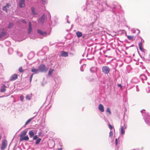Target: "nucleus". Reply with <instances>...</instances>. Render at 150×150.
Segmentation results:
<instances>
[{
    "label": "nucleus",
    "instance_id": "f257e3e1",
    "mask_svg": "<svg viewBox=\"0 0 150 150\" xmlns=\"http://www.w3.org/2000/svg\"><path fill=\"white\" fill-rule=\"evenodd\" d=\"M143 117L145 122L148 125L150 126V116L146 112H144L143 110L141 111Z\"/></svg>",
    "mask_w": 150,
    "mask_h": 150
},
{
    "label": "nucleus",
    "instance_id": "f03ea898",
    "mask_svg": "<svg viewBox=\"0 0 150 150\" xmlns=\"http://www.w3.org/2000/svg\"><path fill=\"white\" fill-rule=\"evenodd\" d=\"M99 2V5L97 6L98 9V11L102 12L104 9V6L107 5L105 3V0H97Z\"/></svg>",
    "mask_w": 150,
    "mask_h": 150
},
{
    "label": "nucleus",
    "instance_id": "7ed1b4c3",
    "mask_svg": "<svg viewBox=\"0 0 150 150\" xmlns=\"http://www.w3.org/2000/svg\"><path fill=\"white\" fill-rule=\"evenodd\" d=\"M38 69L39 71L42 72H46L48 70V69L46 67L45 65L43 64L40 65Z\"/></svg>",
    "mask_w": 150,
    "mask_h": 150
},
{
    "label": "nucleus",
    "instance_id": "20e7f679",
    "mask_svg": "<svg viewBox=\"0 0 150 150\" xmlns=\"http://www.w3.org/2000/svg\"><path fill=\"white\" fill-rule=\"evenodd\" d=\"M102 71L105 74H108L110 71V68L108 66H104L102 68Z\"/></svg>",
    "mask_w": 150,
    "mask_h": 150
},
{
    "label": "nucleus",
    "instance_id": "39448f33",
    "mask_svg": "<svg viewBox=\"0 0 150 150\" xmlns=\"http://www.w3.org/2000/svg\"><path fill=\"white\" fill-rule=\"evenodd\" d=\"M38 33L43 36H46L47 35H49L50 33L47 34V33L45 31H43L40 30H37Z\"/></svg>",
    "mask_w": 150,
    "mask_h": 150
},
{
    "label": "nucleus",
    "instance_id": "423d86ee",
    "mask_svg": "<svg viewBox=\"0 0 150 150\" xmlns=\"http://www.w3.org/2000/svg\"><path fill=\"white\" fill-rule=\"evenodd\" d=\"M7 142L6 140H4L3 141L1 147V150L4 149L7 146Z\"/></svg>",
    "mask_w": 150,
    "mask_h": 150
},
{
    "label": "nucleus",
    "instance_id": "0eeeda50",
    "mask_svg": "<svg viewBox=\"0 0 150 150\" xmlns=\"http://www.w3.org/2000/svg\"><path fill=\"white\" fill-rule=\"evenodd\" d=\"M25 0H20L19 3V6L21 8L24 7L25 6Z\"/></svg>",
    "mask_w": 150,
    "mask_h": 150
},
{
    "label": "nucleus",
    "instance_id": "6e6552de",
    "mask_svg": "<svg viewBox=\"0 0 150 150\" xmlns=\"http://www.w3.org/2000/svg\"><path fill=\"white\" fill-rule=\"evenodd\" d=\"M68 56V53L65 51H62L60 52V56H62L63 57H67Z\"/></svg>",
    "mask_w": 150,
    "mask_h": 150
},
{
    "label": "nucleus",
    "instance_id": "1a4fd4ad",
    "mask_svg": "<svg viewBox=\"0 0 150 150\" xmlns=\"http://www.w3.org/2000/svg\"><path fill=\"white\" fill-rule=\"evenodd\" d=\"M17 77L18 76L16 74H13V75H12L11 77L9 79V81H12L15 80L17 78Z\"/></svg>",
    "mask_w": 150,
    "mask_h": 150
},
{
    "label": "nucleus",
    "instance_id": "9d476101",
    "mask_svg": "<svg viewBox=\"0 0 150 150\" xmlns=\"http://www.w3.org/2000/svg\"><path fill=\"white\" fill-rule=\"evenodd\" d=\"M20 141H27L29 139V138L28 136L27 135L26 136H23L22 137H20Z\"/></svg>",
    "mask_w": 150,
    "mask_h": 150
},
{
    "label": "nucleus",
    "instance_id": "9b49d317",
    "mask_svg": "<svg viewBox=\"0 0 150 150\" xmlns=\"http://www.w3.org/2000/svg\"><path fill=\"white\" fill-rule=\"evenodd\" d=\"M7 87L4 84H3L2 86L1 87V89L0 90V92L2 93H4L6 91V88Z\"/></svg>",
    "mask_w": 150,
    "mask_h": 150
},
{
    "label": "nucleus",
    "instance_id": "f8f14e48",
    "mask_svg": "<svg viewBox=\"0 0 150 150\" xmlns=\"http://www.w3.org/2000/svg\"><path fill=\"white\" fill-rule=\"evenodd\" d=\"M10 6V5L9 4H7L6 6H4L3 7V10L7 12V10Z\"/></svg>",
    "mask_w": 150,
    "mask_h": 150
},
{
    "label": "nucleus",
    "instance_id": "ddd939ff",
    "mask_svg": "<svg viewBox=\"0 0 150 150\" xmlns=\"http://www.w3.org/2000/svg\"><path fill=\"white\" fill-rule=\"evenodd\" d=\"M29 28L28 31V34H30L32 31V28L31 27V24L30 22H29Z\"/></svg>",
    "mask_w": 150,
    "mask_h": 150
},
{
    "label": "nucleus",
    "instance_id": "4468645a",
    "mask_svg": "<svg viewBox=\"0 0 150 150\" xmlns=\"http://www.w3.org/2000/svg\"><path fill=\"white\" fill-rule=\"evenodd\" d=\"M140 78L142 81L146 80L147 79V77L144 74L141 75L140 76Z\"/></svg>",
    "mask_w": 150,
    "mask_h": 150
},
{
    "label": "nucleus",
    "instance_id": "2eb2a0df",
    "mask_svg": "<svg viewBox=\"0 0 150 150\" xmlns=\"http://www.w3.org/2000/svg\"><path fill=\"white\" fill-rule=\"evenodd\" d=\"M48 15L47 16H46L45 15V14H43L41 18L40 19H47L49 18H50L51 16L50 15V14L48 13L47 14Z\"/></svg>",
    "mask_w": 150,
    "mask_h": 150
},
{
    "label": "nucleus",
    "instance_id": "dca6fc26",
    "mask_svg": "<svg viewBox=\"0 0 150 150\" xmlns=\"http://www.w3.org/2000/svg\"><path fill=\"white\" fill-rule=\"evenodd\" d=\"M99 110L101 112H103L104 111L103 105L101 104H100L98 106Z\"/></svg>",
    "mask_w": 150,
    "mask_h": 150
},
{
    "label": "nucleus",
    "instance_id": "f3484780",
    "mask_svg": "<svg viewBox=\"0 0 150 150\" xmlns=\"http://www.w3.org/2000/svg\"><path fill=\"white\" fill-rule=\"evenodd\" d=\"M31 71L35 74H37L40 72L39 69L33 68L31 70Z\"/></svg>",
    "mask_w": 150,
    "mask_h": 150
},
{
    "label": "nucleus",
    "instance_id": "a211bd4d",
    "mask_svg": "<svg viewBox=\"0 0 150 150\" xmlns=\"http://www.w3.org/2000/svg\"><path fill=\"white\" fill-rule=\"evenodd\" d=\"M27 133V130H24L21 133V134L20 135V137H21L23 136H25L26 135Z\"/></svg>",
    "mask_w": 150,
    "mask_h": 150
},
{
    "label": "nucleus",
    "instance_id": "6ab92c4d",
    "mask_svg": "<svg viewBox=\"0 0 150 150\" xmlns=\"http://www.w3.org/2000/svg\"><path fill=\"white\" fill-rule=\"evenodd\" d=\"M131 81L133 83H136L138 82L139 81L137 78L134 77L132 79Z\"/></svg>",
    "mask_w": 150,
    "mask_h": 150
},
{
    "label": "nucleus",
    "instance_id": "aec40b11",
    "mask_svg": "<svg viewBox=\"0 0 150 150\" xmlns=\"http://www.w3.org/2000/svg\"><path fill=\"white\" fill-rule=\"evenodd\" d=\"M97 68L95 67H91L90 69V71L92 73H95L97 70Z\"/></svg>",
    "mask_w": 150,
    "mask_h": 150
},
{
    "label": "nucleus",
    "instance_id": "412c9836",
    "mask_svg": "<svg viewBox=\"0 0 150 150\" xmlns=\"http://www.w3.org/2000/svg\"><path fill=\"white\" fill-rule=\"evenodd\" d=\"M35 118V117H33L29 119L25 122V124L24 125V127H25V125L28 124L31 121Z\"/></svg>",
    "mask_w": 150,
    "mask_h": 150
},
{
    "label": "nucleus",
    "instance_id": "4be33fe9",
    "mask_svg": "<svg viewBox=\"0 0 150 150\" xmlns=\"http://www.w3.org/2000/svg\"><path fill=\"white\" fill-rule=\"evenodd\" d=\"M7 33L5 31H4L2 32L0 34V38H1L5 36Z\"/></svg>",
    "mask_w": 150,
    "mask_h": 150
},
{
    "label": "nucleus",
    "instance_id": "5701e85b",
    "mask_svg": "<svg viewBox=\"0 0 150 150\" xmlns=\"http://www.w3.org/2000/svg\"><path fill=\"white\" fill-rule=\"evenodd\" d=\"M126 127L124 125V126H121V134H124L125 133L124 128H126Z\"/></svg>",
    "mask_w": 150,
    "mask_h": 150
},
{
    "label": "nucleus",
    "instance_id": "b1692460",
    "mask_svg": "<svg viewBox=\"0 0 150 150\" xmlns=\"http://www.w3.org/2000/svg\"><path fill=\"white\" fill-rule=\"evenodd\" d=\"M32 94H30L27 95L25 97V98L27 100H30L32 98Z\"/></svg>",
    "mask_w": 150,
    "mask_h": 150
},
{
    "label": "nucleus",
    "instance_id": "393cba45",
    "mask_svg": "<svg viewBox=\"0 0 150 150\" xmlns=\"http://www.w3.org/2000/svg\"><path fill=\"white\" fill-rule=\"evenodd\" d=\"M136 30H137L138 31L137 35H138L140 33V31L138 29H135L134 28H132L131 29V31L132 33H136Z\"/></svg>",
    "mask_w": 150,
    "mask_h": 150
},
{
    "label": "nucleus",
    "instance_id": "a878e982",
    "mask_svg": "<svg viewBox=\"0 0 150 150\" xmlns=\"http://www.w3.org/2000/svg\"><path fill=\"white\" fill-rule=\"evenodd\" d=\"M29 134L30 138H32L34 135V133L33 131H30Z\"/></svg>",
    "mask_w": 150,
    "mask_h": 150
},
{
    "label": "nucleus",
    "instance_id": "bb28decb",
    "mask_svg": "<svg viewBox=\"0 0 150 150\" xmlns=\"http://www.w3.org/2000/svg\"><path fill=\"white\" fill-rule=\"evenodd\" d=\"M77 37L78 38L82 36V33L81 32L77 31L76 33Z\"/></svg>",
    "mask_w": 150,
    "mask_h": 150
},
{
    "label": "nucleus",
    "instance_id": "cd10ccee",
    "mask_svg": "<svg viewBox=\"0 0 150 150\" xmlns=\"http://www.w3.org/2000/svg\"><path fill=\"white\" fill-rule=\"evenodd\" d=\"M32 13L34 16L37 15V13L35 11V8L34 7H33L31 9Z\"/></svg>",
    "mask_w": 150,
    "mask_h": 150
},
{
    "label": "nucleus",
    "instance_id": "c85d7f7f",
    "mask_svg": "<svg viewBox=\"0 0 150 150\" xmlns=\"http://www.w3.org/2000/svg\"><path fill=\"white\" fill-rule=\"evenodd\" d=\"M139 47L140 50L142 52H143L144 49L142 47V45L141 43H139Z\"/></svg>",
    "mask_w": 150,
    "mask_h": 150
},
{
    "label": "nucleus",
    "instance_id": "c756f323",
    "mask_svg": "<svg viewBox=\"0 0 150 150\" xmlns=\"http://www.w3.org/2000/svg\"><path fill=\"white\" fill-rule=\"evenodd\" d=\"M13 51V50L12 48H10L8 50V52L9 54H11Z\"/></svg>",
    "mask_w": 150,
    "mask_h": 150
},
{
    "label": "nucleus",
    "instance_id": "7c9ffc66",
    "mask_svg": "<svg viewBox=\"0 0 150 150\" xmlns=\"http://www.w3.org/2000/svg\"><path fill=\"white\" fill-rule=\"evenodd\" d=\"M54 71V69L52 68H50V69L49 71L48 72V75H51L52 73Z\"/></svg>",
    "mask_w": 150,
    "mask_h": 150
},
{
    "label": "nucleus",
    "instance_id": "2f4dec72",
    "mask_svg": "<svg viewBox=\"0 0 150 150\" xmlns=\"http://www.w3.org/2000/svg\"><path fill=\"white\" fill-rule=\"evenodd\" d=\"M148 84L150 86H148L146 89V90L147 93H149L150 92V83H148Z\"/></svg>",
    "mask_w": 150,
    "mask_h": 150
},
{
    "label": "nucleus",
    "instance_id": "473e14b6",
    "mask_svg": "<svg viewBox=\"0 0 150 150\" xmlns=\"http://www.w3.org/2000/svg\"><path fill=\"white\" fill-rule=\"evenodd\" d=\"M41 138H39L35 142V144L36 145L38 144L41 142Z\"/></svg>",
    "mask_w": 150,
    "mask_h": 150
},
{
    "label": "nucleus",
    "instance_id": "72a5a7b5",
    "mask_svg": "<svg viewBox=\"0 0 150 150\" xmlns=\"http://www.w3.org/2000/svg\"><path fill=\"white\" fill-rule=\"evenodd\" d=\"M13 24L12 23H9V25L8 26V29L11 28L13 26Z\"/></svg>",
    "mask_w": 150,
    "mask_h": 150
},
{
    "label": "nucleus",
    "instance_id": "f704fd0d",
    "mask_svg": "<svg viewBox=\"0 0 150 150\" xmlns=\"http://www.w3.org/2000/svg\"><path fill=\"white\" fill-rule=\"evenodd\" d=\"M134 36H127V38L129 40H132Z\"/></svg>",
    "mask_w": 150,
    "mask_h": 150
},
{
    "label": "nucleus",
    "instance_id": "c9c22d12",
    "mask_svg": "<svg viewBox=\"0 0 150 150\" xmlns=\"http://www.w3.org/2000/svg\"><path fill=\"white\" fill-rule=\"evenodd\" d=\"M106 111L107 112H108L109 113V114H111V112L110 109L109 108H108L106 110Z\"/></svg>",
    "mask_w": 150,
    "mask_h": 150
},
{
    "label": "nucleus",
    "instance_id": "e433bc0d",
    "mask_svg": "<svg viewBox=\"0 0 150 150\" xmlns=\"http://www.w3.org/2000/svg\"><path fill=\"white\" fill-rule=\"evenodd\" d=\"M20 98L21 100L22 101H23L24 98L23 96V95H21L20 96Z\"/></svg>",
    "mask_w": 150,
    "mask_h": 150
},
{
    "label": "nucleus",
    "instance_id": "4c0bfd02",
    "mask_svg": "<svg viewBox=\"0 0 150 150\" xmlns=\"http://www.w3.org/2000/svg\"><path fill=\"white\" fill-rule=\"evenodd\" d=\"M19 71L20 72H23V71L22 69V68L21 67H20L19 68Z\"/></svg>",
    "mask_w": 150,
    "mask_h": 150
},
{
    "label": "nucleus",
    "instance_id": "58836bf2",
    "mask_svg": "<svg viewBox=\"0 0 150 150\" xmlns=\"http://www.w3.org/2000/svg\"><path fill=\"white\" fill-rule=\"evenodd\" d=\"M38 139V136L37 135H35V136L33 137V140H36Z\"/></svg>",
    "mask_w": 150,
    "mask_h": 150
},
{
    "label": "nucleus",
    "instance_id": "ea45409f",
    "mask_svg": "<svg viewBox=\"0 0 150 150\" xmlns=\"http://www.w3.org/2000/svg\"><path fill=\"white\" fill-rule=\"evenodd\" d=\"M42 1L44 4H46L47 3V1L46 0H42Z\"/></svg>",
    "mask_w": 150,
    "mask_h": 150
},
{
    "label": "nucleus",
    "instance_id": "a19ab883",
    "mask_svg": "<svg viewBox=\"0 0 150 150\" xmlns=\"http://www.w3.org/2000/svg\"><path fill=\"white\" fill-rule=\"evenodd\" d=\"M113 135V132L112 131H110L109 133V137H111Z\"/></svg>",
    "mask_w": 150,
    "mask_h": 150
},
{
    "label": "nucleus",
    "instance_id": "79ce46f5",
    "mask_svg": "<svg viewBox=\"0 0 150 150\" xmlns=\"http://www.w3.org/2000/svg\"><path fill=\"white\" fill-rule=\"evenodd\" d=\"M32 55L33 57V56H34L33 54L32 53H30L28 55V57L29 58L30 56Z\"/></svg>",
    "mask_w": 150,
    "mask_h": 150
},
{
    "label": "nucleus",
    "instance_id": "37998d69",
    "mask_svg": "<svg viewBox=\"0 0 150 150\" xmlns=\"http://www.w3.org/2000/svg\"><path fill=\"white\" fill-rule=\"evenodd\" d=\"M117 142H118L117 139V138L115 139V144L116 146L118 144Z\"/></svg>",
    "mask_w": 150,
    "mask_h": 150
},
{
    "label": "nucleus",
    "instance_id": "c03bdc74",
    "mask_svg": "<svg viewBox=\"0 0 150 150\" xmlns=\"http://www.w3.org/2000/svg\"><path fill=\"white\" fill-rule=\"evenodd\" d=\"M5 44L7 45V44H8V45H10V42L9 41H6L5 42Z\"/></svg>",
    "mask_w": 150,
    "mask_h": 150
},
{
    "label": "nucleus",
    "instance_id": "a18cd8bd",
    "mask_svg": "<svg viewBox=\"0 0 150 150\" xmlns=\"http://www.w3.org/2000/svg\"><path fill=\"white\" fill-rule=\"evenodd\" d=\"M83 65L81 66V67H80V71H83Z\"/></svg>",
    "mask_w": 150,
    "mask_h": 150
},
{
    "label": "nucleus",
    "instance_id": "49530a36",
    "mask_svg": "<svg viewBox=\"0 0 150 150\" xmlns=\"http://www.w3.org/2000/svg\"><path fill=\"white\" fill-rule=\"evenodd\" d=\"M108 127H109V128L110 129H112L113 128L112 126L110 124L109 125Z\"/></svg>",
    "mask_w": 150,
    "mask_h": 150
},
{
    "label": "nucleus",
    "instance_id": "de8ad7c7",
    "mask_svg": "<svg viewBox=\"0 0 150 150\" xmlns=\"http://www.w3.org/2000/svg\"><path fill=\"white\" fill-rule=\"evenodd\" d=\"M37 114H38V112H36L33 113V114L35 115V116H34V117H35L37 115Z\"/></svg>",
    "mask_w": 150,
    "mask_h": 150
},
{
    "label": "nucleus",
    "instance_id": "09e8293b",
    "mask_svg": "<svg viewBox=\"0 0 150 150\" xmlns=\"http://www.w3.org/2000/svg\"><path fill=\"white\" fill-rule=\"evenodd\" d=\"M144 42V40L142 39V38H141V42H140V43H142V44Z\"/></svg>",
    "mask_w": 150,
    "mask_h": 150
},
{
    "label": "nucleus",
    "instance_id": "8fccbe9b",
    "mask_svg": "<svg viewBox=\"0 0 150 150\" xmlns=\"http://www.w3.org/2000/svg\"><path fill=\"white\" fill-rule=\"evenodd\" d=\"M66 22H67L68 23H70L69 21L68 20V19H66Z\"/></svg>",
    "mask_w": 150,
    "mask_h": 150
},
{
    "label": "nucleus",
    "instance_id": "3c124183",
    "mask_svg": "<svg viewBox=\"0 0 150 150\" xmlns=\"http://www.w3.org/2000/svg\"><path fill=\"white\" fill-rule=\"evenodd\" d=\"M44 19H38V22H39L40 21H42Z\"/></svg>",
    "mask_w": 150,
    "mask_h": 150
},
{
    "label": "nucleus",
    "instance_id": "603ef678",
    "mask_svg": "<svg viewBox=\"0 0 150 150\" xmlns=\"http://www.w3.org/2000/svg\"><path fill=\"white\" fill-rule=\"evenodd\" d=\"M33 74H32L31 76H30V78H33Z\"/></svg>",
    "mask_w": 150,
    "mask_h": 150
},
{
    "label": "nucleus",
    "instance_id": "864d4df0",
    "mask_svg": "<svg viewBox=\"0 0 150 150\" xmlns=\"http://www.w3.org/2000/svg\"><path fill=\"white\" fill-rule=\"evenodd\" d=\"M23 23H26V21H25V20H23Z\"/></svg>",
    "mask_w": 150,
    "mask_h": 150
},
{
    "label": "nucleus",
    "instance_id": "5fc2aeb1",
    "mask_svg": "<svg viewBox=\"0 0 150 150\" xmlns=\"http://www.w3.org/2000/svg\"><path fill=\"white\" fill-rule=\"evenodd\" d=\"M32 78H31L30 77V82H31V81H32Z\"/></svg>",
    "mask_w": 150,
    "mask_h": 150
},
{
    "label": "nucleus",
    "instance_id": "6e6d98bb",
    "mask_svg": "<svg viewBox=\"0 0 150 150\" xmlns=\"http://www.w3.org/2000/svg\"><path fill=\"white\" fill-rule=\"evenodd\" d=\"M118 86L120 87L121 88L122 87V86L120 84H119L118 85Z\"/></svg>",
    "mask_w": 150,
    "mask_h": 150
},
{
    "label": "nucleus",
    "instance_id": "4d7b16f0",
    "mask_svg": "<svg viewBox=\"0 0 150 150\" xmlns=\"http://www.w3.org/2000/svg\"><path fill=\"white\" fill-rule=\"evenodd\" d=\"M58 150H62V148L58 149Z\"/></svg>",
    "mask_w": 150,
    "mask_h": 150
},
{
    "label": "nucleus",
    "instance_id": "13d9d810",
    "mask_svg": "<svg viewBox=\"0 0 150 150\" xmlns=\"http://www.w3.org/2000/svg\"><path fill=\"white\" fill-rule=\"evenodd\" d=\"M56 80V79H55V82L56 83H57V82Z\"/></svg>",
    "mask_w": 150,
    "mask_h": 150
},
{
    "label": "nucleus",
    "instance_id": "bf43d9fd",
    "mask_svg": "<svg viewBox=\"0 0 150 150\" xmlns=\"http://www.w3.org/2000/svg\"><path fill=\"white\" fill-rule=\"evenodd\" d=\"M1 136H0V140H1Z\"/></svg>",
    "mask_w": 150,
    "mask_h": 150
},
{
    "label": "nucleus",
    "instance_id": "052dcab7",
    "mask_svg": "<svg viewBox=\"0 0 150 150\" xmlns=\"http://www.w3.org/2000/svg\"><path fill=\"white\" fill-rule=\"evenodd\" d=\"M113 8H115V7H113Z\"/></svg>",
    "mask_w": 150,
    "mask_h": 150
},
{
    "label": "nucleus",
    "instance_id": "680f3d73",
    "mask_svg": "<svg viewBox=\"0 0 150 150\" xmlns=\"http://www.w3.org/2000/svg\"><path fill=\"white\" fill-rule=\"evenodd\" d=\"M2 97H3V96H0V98H1Z\"/></svg>",
    "mask_w": 150,
    "mask_h": 150
},
{
    "label": "nucleus",
    "instance_id": "e2e57ef3",
    "mask_svg": "<svg viewBox=\"0 0 150 150\" xmlns=\"http://www.w3.org/2000/svg\"><path fill=\"white\" fill-rule=\"evenodd\" d=\"M80 63H81V61H80Z\"/></svg>",
    "mask_w": 150,
    "mask_h": 150
},
{
    "label": "nucleus",
    "instance_id": "0e129e2a",
    "mask_svg": "<svg viewBox=\"0 0 150 150\" xmlns=\"http://www.w3.org/2000/svg\"><path fill=\"white\" fill-rule=\"evenodd\" d=\"M18 52H17V53L18 54Z\"/></svg>",
    "mask_w": 150,
    "mask_h": 150
}]
</instances>
